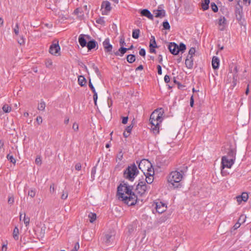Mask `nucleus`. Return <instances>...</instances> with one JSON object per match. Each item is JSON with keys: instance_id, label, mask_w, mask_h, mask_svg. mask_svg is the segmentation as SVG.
<instances>
[{"instance_id": "nucleus-1", "label": "nucleus", "mask_w": 251, "mask_h": 251, "mask_svg": "<svg viewBox=\"0 0 251 251\" xmlns=\"http://www.w3.org/2000/svg\"><path fill=\"white\" fill-rule=\"evenodd\" d=\"M117 196L119 200L129 206L138 202L137 196L132 192V187L126 183L121 184L118 187Z\"/></svg>"}, {"instance_id": "nucleus-2", "label": "nucleus", "mask_w": 251, "mask_h": 251, "mask_svg": "<svg viewBox=\"0 0 251 251\" xmlns=\"http://www.w3.org/2000/svg\"><path fill=\"white\" fill-rule=\"evenodd\" d=\"M163 112L162 108L155 110L151 115L150 121L151 125V130L154 134L159 132V125L163 120Z\"/></svg>"}, {"instance_id": "nucleus-3", "label": "nucleus", "mask_w": 251, "mask_h": 251, "mask_svg": "<svg viewBox=\"0 0 251 251\" xmlns=\"http://www.w3.org/2000/svg\"><path fill=\"white\" fill-rule=\"evenodd\" d=\"M183 178L182 172L175 171L172 172L168 177V182L175 187H177L179 183Z\"/></svg>"}, {"instance_id": "nucleus-4", "label": "nucleus", "mask_w": 251, "mask_h": 251, "mask_svg": "<svg viewBox=\"0 0 251 251\" xmlns=\"http://www.w3.org/2000/svg\"><path fill=\"white\" fill-rule=\"evenodd\" d=\"M138 172L136 166L135 164H133L130 166H128L125 171L124 176L126 178L130 180H133L135 176L137 175Z\"/></svg>"}, {"instance_id": "nucleus-5", "label": "nucleus", "mask_w": 251, "mask_h": 251, "mask_svg": "<svg viewBox=\"0 0 251 251\" xmlns=\"http://www.w3.org/2000/svg\"><path fill=\"white\" fill-rule=\"evenodd\" d=\"M234 162L235 160H233V159L228 158L226 156L222 157L221 161V174L223 176L224 175L223 170L225 168L228 169L231 168L232 166L234 164Z\"/></svg>"}, {"instance_id": "nucleus-6", "label": "nucleus", "mask_w": 251, "mask_h": 251, "mask_svg": "<svg viewBox=\"0 0 251 251\" xmlns=\"http://www.w3.org/2000/svg\"><path fill=\"white\" fill-rule=\"evenodd\" d=\"M115 233L110 230L106 233L102 239V242L107 246L110 245L115 239Z\"/></svg>"}, {"instance_id": "nucleus-7", "label": "nucleus", "mask_w": 251, "mask_h": 251, "mask_svg": "<svg viewBox=\"0 0 251 251\" xmlns=\"http://www.w3.org/2000/svg\"><path fill=\"white\" fill-rule=\"evenodd\" d=\"M151 167V163L147 159H142L138 164V167L143 173L146 171L148 168Z\"/></svg>"}, {"instance_id": "nucleus-8", "label": "nucleus", "mask_w": 251, "mask_h": 251, "mask_svg": "<svg viewBox=\"0 0 251 251\" xmlns=\"http://www.w3.org/2000/svg\"><path fill=\"white\" fill-rule=\"evenodd\" d=\"M148 186L144 182H140L136 186V191L141 196L145 194L147 190Z\"/></svg>"}, {"instance_id": "nucleus-9", "label": "nucleus", "mask_w": 251, "mask_h": 251, "mask_svg": "<svg viewBox=\"0 0 251 251\" xmlns=\"http://www.w3.org/2000/svg\"><path fill=\"white\" fill-rule=\"evenodd\" d=\"M60 48L57 42L56 43H53L50 48L49 51L51 54L54 55H58L60 54Z\"/></svg>"}, {"instance_id": "nucleus-10", "label": "nucleus", "mask_w": 251, "mask_h": 251, "mask_svg": "<svg viewBox=\"0 0 251 251\" xmlns=\"http://www.w3.org/2000/svg\"><path fill=\"white\" fill-rule=\"evenodd\" d=\"M155 208L158 213H162L166 211L167 206L164 203L158 201L155 202Z\"/></svg>"}, {"instance_id": "nucleus-11", "label": "nucleus", "mask_w": 251, "mask_h": 251, "mask_svg": "<svg viewBox=\"0 0 251 251\" xmlns=\"http://www.w3.org/2000/svg\"><path fill=\"white\" fill-rule=\"evenodd\" d=\"M104 51L106 52L111 54L113 46L110 44L109 39L106 38L102 43Z\"/></svg>"}, {"instance_id": "nucleus-12", "label": "nucleus", "mask_w": 251, "mask_h": 251, "mask_svg": "<svg viewBox=\"0 0 251 251\" xmlns=\"http://www.w3.org/2000/svg\"><path fill=\"white\" fill-rule=\"evenodd\" d=\"M168 49L174 55H176L179 52L178 45L175 43H170L168 46Z\"/></svg>"}, {"instance_id": "nucleus-13", "label": "nucleus", "mask_w": 251, "mask_h": 251, "mask_svg": "<svg viewBox=\"0 0 251 251\" xmlns=\"http://www.w3.org/2000/svg\"><path fill=\"white\" fill-rule=\"evenodd\" d=\"M224 156L227 157L228 158L233 159V160L235 161L236 159V150L234 148L229 147L228 149V151H227V155H225Z\"/></svg>"}, {"instance_id": "nucleus-14", "label": "nucleus", "mask_w": 251, "mask_h": 251, "mask_svg": "<svg viewBox=\"0 0 251 251\" xmlns=\"http://www.w3.org/2000/svg\"><path fill=\"white\" fill-rule=\"evenodd\" d=\"M101 8H104V11L102 12V14H104V12H109L111 9L110 3L108 1H103L101 4Z\"/></svg>"}, {"instance_id": "nucleus-15", "label": "nucleus", "mask_w": 251, "mask_h": 251, "mask_svg": "<svg viewBox=\"0 0 251 251\" xmlns=\"http://www.w3.org/2000/svg\"><path fill=\"white\" fill-rule=\"evenodd\" d=\"M84 36H86L87 38H89L90 36L88 35H85L84 34H80L78 38V42L80 46L82 47H84L87 45V41L84 38Z\"/></svg>"}, {"instance_id": "nucleus-16", "label": "nucleus", "mask_w": 251, "mask_h": 251, "mask_svg": "<svg viewBox=\"0 0 251 251\" xmlns=\"http://www.w3.org/2000/svg\"><path fill=\"white\" fill-rule=\"evenodd\" d=\"M220 60L218 57L213 56L212 59V66L214 69L219 68Z\"/></svg>"}, {"instance_id": "nucleus-17", "label": "nucleus", "mask_w": 251, "mask_h": 251, "mask_svg": "<svg viewBox=\"0 0 251 251\" xmlns=\"http://www.w3.org/2000/svg\"><path fill=\"white\" fill-rule=\"evenodd\" d=\"M141 14L142 16H145L150 20H153V16L148 9H145L141 11Z\"/></svg>"}, {"instance_id": "nucleus-18", "label": "nucleus", "mask_w": 251, "mask_h": 251, "mask_svg": "<svg viewBox=\"0 0 251 251\" xmlns=\"http://www.w3.org/2000/svg\"><path fill=\"white\" fill-rule=\"evenodd\" d=\"M153 13L155 15V17L157 18H162L165 16V11L164 10L158 9L157 10H154Z\"/></svg>"}, {"instance_id": "nucleus-19", "label": "nucleus", "mask_w": 251, "mask_h": 251, "mask_svg": "<svg viewBox=\"0 0 251 251\" xmlns=\"http://www.w3.org/2000/svg\"><path fill=\"white\" fill-rule=\"evenodd\" d=\"M127 50V48L121 47L118 51L114 52V54L116 56H123Z\"/></svg>"}, {"instance_id": "nucleus-20", "label": "nucleus", "mask_w": 251, "mask_h": 251, "mask_svg": "<svg viewBox=\"0 0 251 251\" xmlns=\"http://www.w3.org/2000/svg\"><path fill=\"white\" fill-rule=\"evenodd\" d=\"M185 63L187 68L192 69L194 64L193 58L187 57Z\"/></svg>"}, {"instance_id": "nucleus-21", "label": "nucleus", "mask_w": 251, "mask_h": 251, "mask_svg": "<svg viewBox=\"0 0 251 251\" xmlns=\"http://www.w3.org/2000/svg\"><path fill=\"white\" fill-rule=\"evenodd\" d=\"M96 44L97 42L95 40H91L87 43L86 46L88 50H91L95 48Z\"/></svg>"}, {"instance_id": "nucleus-22", "label": "nucleus", "mask_w": 251, "mask_h": 251, "mask_svg": "<svg viewBox=\"0 0 251 251\" xmlns=\"http://www.w3.org/2000/svg\"><path fill=\"white\" fill-rule=\"evenodd\" d=\"M86 81L85 77L82 75H80L78 78V83L81 86L85 85Z\"/></svg>"}, {"instance_id": "nucleus-23", "label": "nucleus", "mask_w": 251, "mask_h": 251, "mask_svg": "<svg viewBox=\"0 0 251 251\" xmlns=\"http://www.w3.org/2000/svg\"><path fill=\"white\" fill-rule=\"evenodd\" d=\"M209 3L210 0H204V1L201 3V7L203 10H206L209 8Z\"/></svg>"}, {"instance_id": "nucleus-24", "label": "nucleus", "mask_w": 251, "mask_h": 251, "mask_svg": "<svg viewBox=\"0 0 251 251\" xmlns=\"http://www.w3.org/2000/svg\"><path fill=\"white\" fill-rule=\"evenodd\" d=\"M150 47L156 48H157V44L155 42V37L153 36H151V39L150 42Z\"/></svg>"}, {"instance_id": "nucleus-25", "label": "nucleus", "mask_w": 251, "mask_h": 251, "mask_svg": "<svg viewBox=\"0 0 251 251\" xmlns=\"http://www.w3.org/2000/svg\"><path fill=\"white\" fill-rule=\"evenodd\" d=\"M150 168H148L145 172H144L143 173L145 175H148V176H153L154 175V171L153 169L152 168V166L149 167Z\"/></svg>"}, {"instance_id": "nucleus-26", "label": "nucleus", "mask_w": 251, "mask_h": 251, "mask_svg": "<svg viewBox=\"0 0 251 251\" xmlns=\"http://www.w3.org/2000/svg\"><path fill=\"white\" fill-rule=\"evenodd\" d=\"M127 61L129 63H132L135 61V56L133 54H129L126 57Z\"/></svg>"}, {"instance_id": "nucleus-27", "label": "nucleus", "mask_w": 251, "mask_h": 251, "mask_svg": "<svg viewBox=\"0 0 251 251\" xmlns=\"http://www.w3.org/2000/svg\"><path fill=\"white\" fill-rule=\"evenodd\" d=\"M140 31L139 29H134L132 31V37L134 39H138L139 37Z\"/></svg>"}, {"instance_id": "nucleus-28", "label": "nucleus", "mask_w": 251, "mask_h": 251, "mask_svg": "<svg viewBox=\"0 0 251 251\" xmlns=\"http://www.w3.org/2000/svg\"><path fill=\"white\" fill-rule=\"evenodd\" d=\"M96 214L93 213H90L88 215V218H89L90 222L92 223L96 219Z\"/></svg>"}, {"instance_id": "nucleus-29", "label": "nucleus", "mask_w": 251, "mask_h": 251, "mask_svg": "<svg viewBox=\"0 0 251 251\" xmlns=\"http://www.w3.org/2000/svg\"><path fill=\"white\" fill-rule=\"evenodd\" d=\"M18 235H19V229L17 227H15L13 230V238L16 240H17L19 238Z\"/></svg>"}, {"instance_id": "nucleus-30", "label": "nucleus", "mask_w": 251, "mask_h": 251, "mask_svg": "<svg viewBox=\"0 0 251 251\" xmlns=\"http://www.w3.org/2000/svg\"><path fill=\"white\" fill-rule=\"evenodd\" d=\"M2 109L5 113H9L11 111V107L7 104H4Z\"/></svg>"}, {"instance_id": "nucleus-31", "label": "nucleus", "mask_w": 251, "mask_h": 251, "mask_svg": "<svg viewBox=\"0 0 251 251\" xmlns=\"http://www.w3.org/2000/svg\"><path fill=\"white\" fill-rule=\"evenodd\" d=\"M226 19L225 17H221L219 19V25L220 26H224L226 24Z\"/></svg>"}, {"instance_id": "nucleus-32", "label": "nucleus", "mask_w": 251, "mask_h": 251, "mask_svg": "<svg viewBox=\"0 0 251 251\" xmlns=\"http://www.w3.org/2000/svg\"><path fill=\"white\" fill-rule=\"evenodd\" d=\"M196 52V50L195 48H191L189 50L188 54L187 57L193 58V55L195 54Z\"/></svg>"}, {"instance_id": "nucleus-33", "label": "nucleus", "mask_w": 251, "mask_h": 251, "mask_svg": "<svg viewBox=\"0 0 251 251\" xmlns=\"http://www.w3.org/2000/svg\"><path fill=\"white\" fill-rule=\"evenodd\" d=\"M146 177V181L148 184H151L153 180V176L145 175Z\"/></svg>"}, {"instance_id": "nucleus-34", "label": "nucleus", "mask_w": 251, "mask_h": 251, "mask_svg": "<svg viewBox=\"0 0 251 251\" xmlns=\"http://www.w3.org/2000/svg\"><path fill=\"white\" fill-rule=\"evenodd\" d=\"M46 104L44 101H41L38 105V109L39 110H44L45 108Z\"/></svg>"}, {"instance_id": "nucleus-35", "label": "nucleus", "mask_w": 251, "mask_h": 251, "mask_svg": "<svg viewBox=\"0 0 251 251\" xmlns=\"http://www.w3.org/2000/svg\"><path fill=\"white\" fill-rule=\"evenodd\" d=\"M241 11H242V7L240 6V5L239 4V2H238L236 6L235 14L236 15L237 14L240 15Z\"/></svg>"}, {"instance_id": "nucleus-36", "label": "nucleus", "mask_w": 251, "mask_h": 251, "mask_svg": "<svg viewBox=\"0 0 251 251\" xmlns=\"http://www.w3.org/2000/svg\"><path fill=\"white\" fill-rule=\"evenodd\" d=\"M36 191L35 189H30L28 192V195L31 198H34L35 196Z\"/></svg>"}, {"instance_id": "nucleus-37", "label": "nucleus", "mask_w": 251, "mask_h": 251, "mask_svg": "<svg viewBox=\"0 0 251 251\" xmlns=\"http://www.w3.org/2000/svg\"><path fill=\"white\" fill-rule=\"evenodd\" d=\"M240 196L241 200L244 201H246L249 198L248 194L245 192L243 193Z\"/></svg>"}, {"instance_id": "nucleus-38", "label": "nucleus", "mask_w": 251, "mask_h": 251, "mask_svg": "<svg viewBox=\"0 0 251 251\" xmlns=\"http://www.w3.org/2000/svg\"><path fill=\"white\" fill-rule=\"evenodd\" d=\"M178 50L179 51L183 52L186 50V46L183 43H180L179 46H178Z\"/></svg>"}, {"instance_id": "nucleus-39", "label": "nucleus", "mask_w": 251, "mask_h": 251, "mask_svg": "<svg viewBox=\"0 0 251 251\" xmlns=\"http://www.w3.org/2000/svg\"><path fill=\"white\" fill-rule=\"evenodd\" d=\"M24 218H23V221H24V224H25V226H28V225L29 224L30 219H29V217H26L25 213H24Z\"/></svg>"}, {"instance_id": "nucleus-40", "label": "nucleus", "mask_w": 251, "mask_h": 251, "mask_svg": "<svg viewBox=\"0 0 251 251\" xmlns=\"http://www.w3.org/2000/svg\"><path fill=\"white\" fill-rule=\"evenodd\" d=\"M7 158L11 163H12L13 164H15V163H16V159L13 157V156L12 155H10L9 154H8L7 155Z\"/></svg>"}, {"instance_id": "nucleus-41", "label": "nucleus", "mask_w": 251, "mask_h": 251, "mask_svg": "<svg viewBox=\"0 0 251 251\" xmlns=\"http://www.w3.org/2000/svg\"><path fill=\"white\" fill-rule=\"evenodd\" d=\"M211 7L214 12H217L218 10V7L214 2H212L211 3Z\"/></svg>"}, {"instance_id": "nucleus-42", "label": "nucleus", "mask_w": 251, "mask_h": 251, "mask_svg": "<svg viewBox=\"0 0 251 251\" xmlns=\"http://www.w3.org/2000/svg\"><path fill=\"white\" fill-rule=\"evenodd\" d=\"M163 26L164 29L169 30L170 28L169 23L167 21L163 23Z\"/></svg>"}, {"instance_id": "nucleus-43", "label": "nucleus", "mask_w": 251, "mask_h": 251, "mask_svg": "<svg viewBox=\"0 0 251 251\" xmlns=\"http://www.w3.org/2000/svg\"><path fill=\"white\" fill-rule=\"evenodd\" d=\"M45 64L47 68H50L52 65V61L50 59H47L46 61Z\"/></svg>"}, {"instance_id": "nucleus-44", "label": "nucleus", "mask_w": 251, "mask_h": 251, "mask_svg": "<svg viewBox=\"0 0 251 251\" xmlns=\"http://www.w3.org/2000/svg\"><path fill=\"white\" fill-rule=\"evenodd\" d=\"M14 32L16 35H18L19 34V24L18 23L16 24L15 27L14 28Z\"/></svg>"}, {"instance_id": "nucleus-45", "label": "nucleus", "mask_w": 251, "mask_h": 251, "mask_svg": "<svg viewBox=\"0 0 251 251\" xmlns=\"http://www.w3.org/2000/svg\"><path fill=\"white\" fill-rule=\"evenodd\" d=\"M94 95H93V100L94 101L95 105L96 106L97 105V100H98V94L96 92H93Z\"/></svg>"}, {"instance_id": "nucleus-46", "label": "nucleus", "mask_w": 251, "mask_h": 251, "mask_svg": "<svg viewBox=\"0 0 251 251\" xmlns=\"http://www.w3.org/2000/svg\"><path fill=\"white\" fill-rule=\"evenodd\" d=\"M246 217L243 215L240 216L239 218L238 221L239 222H241L242 223H244L246 221Z\"/></svg>"}, {"instance_id": "nucleus-47", "label": "nucleus", "mask_w": 251, "mask_h": 251, "mask_svg": "<svg viewBox=\"0 0 251 251\" xmlns=\"http://www.w3.org/2000/svg\"><path fill=\"white\" fill-rule=\"evenodd\" d=\"M14 202V198L13 196H9L8 198V202L9 204H13Z\"/></svg>"}, {"instance_id": "nucleus-48", "label": "nucleus", "mask_w": 251, "mask_h": 251, "mask_svg": "<svg viewBox=\"0 0 251 251\" xmlns=\"http://www.w3.org/2000/svg\"><path fill=\"white\" fill-rule=\"evenodd\" d=\"M73 129L75 131H77L79 129L78 124L76 123H74L73 125Z\"/></svg>"}, {"instance_id": "nucleus-49", "label": "nucleus", "mask_w": 251, "mask_h": 251, "mask_svg": "<svg viewBox=\"0 0 251 251\" xmlns=\"http://www.w3.org/2000/svg\"><path fill=\"white\" fill-rule=\"evenodd\" d=\"M79 248V245L78 243H76L75 245L74 248L71 250V251H77Z\"/></svg>"}, {"instance_id": "nucleus-50", "label": "nucleus", "mask_w": 251, "mask_h": 251, "mask_svg": "<svg viewBox=\"0 0 251 251\" xmlns=\"http://www.w3.org/2000/svg\"><path fill=\"white\" fill-rule=\"evenodd\" d=\"M89 86L91 88V89L93 93L94 92H96V90H95V88L94 87V86L93 85L92 83H91V80H90L89 82Z\"/></svg>"}, {"instance_id": "nucleus-51", "label": "nucleus", "mask_w": 251, "mask_h": 251, "mask_svg": "<svg viewBox=\"0 0 251 251\" xmlns=\"http://www.w3.org/2000/svg\"><path fill=\"white\" fill-rule=\"evenodd\" d=\"M93 68L95 71V73L97 74L98 75H100V71L98 67L96 66L95 65H93Z\"/></svg>"}, {"instance_id": "nucleus-52", "label": "nucleus", "mask_w": 251, "mask_h": 251, "mask_svg": "<svg viewBox=\"0 0 251 251\" xmlns=\"http://www.w3.org/2000/svg\"><path fill=\"white\" fill-rule=\"evenodd\" d=\"M139 53L140 55L143 56H144L146 55V51L144 49H141L139 50Z\"/></svg>"}, {"instance_id": "nucleus-53", "label": "nucleus", "mask_w": 251, "mask_h": 251, "mask_svg": "<svg viewBox=\"0 0 251 251\" xmlns=\"http://www.w3.org/2000/svg\"><path fill=\"white\" fill-rule=\"evenodd\" d=\"M75 169L76 170L79 171L81 169V165L80 163H77L75 166Z\"/></svg>"}, {"instance_id": "nucleus-54", "label": "nucleus", "mask_w": 251, "mask_h": 251, "mask_svg": "<svg viewBox=\"0 0 251 251\" xmlns=\"http://www.w3.org/2000/svg\"><path fill=\"white\" fill-rule=\"evenodd\" d=\"M41 162H42V160H41V158L39 157H37L35 159V163L37 165H40L41 164Z\"/></svg>"}, {"instance_id": "nucleus-55", "label": "nucleus", "mask_w": 251, "mask_h": 251, "mask_svg": "<svg viewBox=\"0 0 251 251\" xmlns=\"http://www.w3.org/2000/svg\"><path fill=\"white\" fill-rule=\"evenodd\" d=\"M68 196L67 192H63L61 196V199L63 200H65L67 198Z\"/></svg>"}, {"instance_id": "nucleus-56", "label": "nucleus", "mask_w": 251, "mask_h": 251, "mask_svg": "<svg viewBox=\"0 0 251 251\" xmlns=\"http://www.w3.org/2000/svg\"><path fill=\"white\" fill-rule=\"evenodd\" d=\"M120 44L122 47L126 44L125 39L123 37L121 38L120 40Z\"/></svg>"}, {"instance_id": "nucleus-57", "label": "nucleus", "mask_w": 251, "mask_h": 251, "mask_svg": "<svg viewBox=\"0 0 251 251\" xmlns=\"http://www.w3.org/2000/svg\"><path fill=\"white\" fill-rule=\"evenodd\" d=\"M133 128V126H131V125H130L129 126H128L126 129V131L129 133H130L131 132V131L132 130V128Z\"/></svg>"}, {"instance_id": "nucleus-58", "label": "nucleus", "mask_w": 251, "mask_h": 251, "mask_svg": "<svg viewBox=\"0 0 251 251\" xmlns=\"http://www.w3.org/2000/svg\"><path fill=\"white\" fill-rule=\"evenodd\" d=\"M157 72L159 75L162 74V69L161 66L160 65L157 66Z\"/></svg>"}, {"instance_id": "nucleus-59", "label": "nucleus", "mask_w": 251, "mask_h": 251, "mask_svg": "<svg viewBox=\"0 0 251 251\" xmlns=\"http://www.w3.org/2000/svg\"><path fill=\"white\" fill-rule=\"evenodd\" d=\"M241 224V223L239 222H237L233 226L234 229H236L240 227Z\"/></svg>"}, {"instance_id": "nucleus-60", "label": "nucleus", "mask_w": 251, "mask_h": 251, "mask_svg": "<svg viewBox=\"0 0 251 251\" xmlns=\"http://www.w3.org/2000/svg\"><path fill=\"white\" fill-rule=\"evenodd\" d=\"M128 121V117H123L122 118V123L126 124Z\"/></svg>"}, {"instance_id": "nucleus-61", "label": "nucleus", "mask_w": 251, "mask_h": 251, "mask_svg": "<svg viewBox=\"0 0 251 251\" xmlns=\"http://www.w3.org/2000/svg\"><path fill=\"white\" fill-rule=\"evenodd\" d=\"M170 76L168 75H166L164 77V81L166 83H168L170 81Z\"/></svg>"}, {"instance_id": "nucleus-62", "label": "nucleus", "mask_w": 251, "mask_h": 251, "mask_svg": "<svg viewBox=\"0 0 251 251\" xmlns=\"http://www.w3.org/2000/svg\"><path fill=\"white\" fill-rule=\"evenodd\" d=\"M54 191H55L54 184H52L50 186V193H53L54 192Z\"/></svg>"}, {"instance_id": "nucleus-63", "label": "nucleus", "mask_w": 251, "mask_h": 251, "mask_svg": "<svg viewBox=\"0 0 251 251\" xmlns=\"http://www.w3.org/2000/svg\"><path fill=\"white\" fill-rule=\"evenodd\" d=\"M194 100L193 98V96H192L190 99V104L191 107H193L194 105Z\"/></svg>"}, {"instance_id": "nucleus-64", "label": "nucleus", "mask_w": 251, "mask_h": 251, "mask_svg": "<svg viewBox=\"0 0 251 251\" xmlns=\"http://www.w3.org/2000/svg\"><path fill=\"white\" fill-rule=\"evenodd\" d=\"M96 22L98 24H102V23H104V21L102 19L99 18L98 20H97Z\"/></svg>"}]
</instances>
